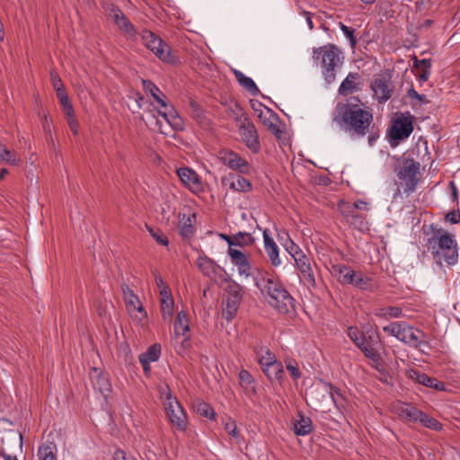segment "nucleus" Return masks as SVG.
Listing matches in <instances>:
<instances>
[{
	"instance_id": "nucleus-1",
	"label": "nucleus",
	"mask_w": 460,
	"mask_h": 460,
	"mask_svg": "<svg viewBox=\"0 0 460 460\" xmlns=\"http://www.w3.org/2000/svg\"><path fill=\"white\" fill-rule=\"evenodd\" d=\"M427 249L434 262L440 266H454L458 261V245L454 234L445 229L435 231L427 240Z\"/></svg>"
},
{
	"instance_id": "nucleus-2",
	"label": "nucleus",
	"mask_w": 460,
	"mask_h": 460,
	"mask_svg": "<svg viewBox=\"0 0 460 460\" xmlns=\"http://www.w3.org/2000/svg\"><path fill=\"white\" fill-rule=\"evenodd\" d=\"M255 286L266 296L268 303L280 313H288L294 307V299L277 276L264 273L254 278Z\"/></svg>"
},
{
	"instance_id": "nucleus-3",
	"label": "nucleus",
	"mask_w": 460,
	"mask_h": 460,
	"mask_svg": "<svg viewBox=\"0 0 460 460\" xmlns=\"http://www.w3.org/2000/svg\"><path fill=\"white\" fill-rule=\"evenodd\" d=\"M341 120L347 128L353 130L358 136L363 137L373 120L372 113L363 109L360 100L352 97L344 106Z\"/></svg>"
},
{
	"instance_id": "nucleus-4",
	"label": "nucleus",
	"mask_w": 460,
	"mask_h": 460,
	"mask_svg": "<svg viewBox=\"0 0 460 460\" xmlns=\"http://www.w3.org/2000/svg\"><path fill=\"white\" fill-rule=\"evenodd\" d=\"M313 59L320 61L322 74L325 82L330 84L336 79V72L342 66L343 56L341 49L334 44H326L313 49Z\"/></svg>"
},
{
	"instance_id": "nucleus-5",
	"label": "nucleus",
	"mask_w": 460,
	"mask_h": 460,
	"mask_svg": "<svg viewBox=\"0 0 460 460\" xmlns=\"http://www.w3.org/2000/svg\"><path fill=\"white\" fill-rule=\"evenodd\" d=\"M158 392L170 423L179 431H185L188 428V415L182 405L172 395L167 384L161 385Z\"/></svg>"
},
{
	"instance_id": "nucleus-6",
	"label": "nucleus",
	"mask_w": 460,
	"mask_h": 460,
	"mask_svg": "<svg viewBox=\"0 0 460 460\" xmlns=\"http://www.w3.org/2000/svg\"><path fill=\"white\" fill-rule=\"evenodd\" d=\"M307 395L313 406L323 411H327L323 407L325 401H331L339 411L341 408L340 399H342V395L339 389L330 383L321 382L320 385L311 387Z\"/></svg>"
},
{
	"instance_id": "nucleus-7",
	"label": "nucleus",
	"mask_w": 460,
	"mask_h": 460,
	"mask_svg": "<svg viewBox=\"0 0 460 460\" xmlns=\"http://www.w3.org/2000/svg\"><path fill=\"white\" fill-rule=\"evenodd\" d=\"M383 331L398 341L411 347L418 348L422 344L424 333L405 322H394L383 327Z\"/></svg>"
},
{
	"instance_id": "nucleus-8",
	"label": "nucleus",
	"mask_w": 460,
	"mask_h": 460,
	"mask_svg": "<svg viewBox=\"0 0 460 460\" xmlns=\"http://www.w3.org/2000/svg\"><path fill=\"white\" fill-rule=\"evenodd\" d=\"M420 163L413 160H406L399 166L397 177L404 192L415 191L420 181Z\"/></svg>"
},
{
	"instance_id": "nucleus-9",
	"label": "nucleus",
	"mask_w": 460,
	"mask_h": 460,
	"mask_svg": "<svg viewBox=\"0 0 460 460\" xmlns=\"http://www.w3.org/2000/svg\"><path fill=\"white\" fill-rule=\"evenodd\" d=\"M123 297L127 311L132 321L140 326H144L147 323V313L139 297L127 285L122 286Z\"/></svg>"
},
{
	"instance_id": "nucleus-10",
	"label": "nucleus",
	"mask_w": 460,
	"mask_h": 460,
	"mask_svg": "<svg viewBox=\"0 0 460 460\" xmlns=\"http://www.w3.org/2000/svg\"><path fill=\"white\" fill-rule=\"evenodd\" d=\"M155 280L159 292L160 311L164 321L172 322L174 314V300L172 290L162 276L155 275Z\"/></svg>"
},
{
	"instance_id": "nucleus-11",
	"label": "nucleus",
	"mask_w": 460,
	"mask_h": 460,
	"mask_svg": "<svg viewBox=\"0 0 460 460\" xmlns=\"http://www.w3.org/2000/svg\"><path fill=\"white\" fill-rule=\"evenodd\" d=\"M141 38L145 46L163 61L170 60V47L154 32L148 30L141 31Z\"/></svg>"
},
{
	"instance_id": "nucleus-12",
	"label": "nucleus",
	"mask_w": 460,
	"mask_h": 460,
	"mask_svg": "<svg viewBox=\"0 0 460 460\" xmlns=\"http://www.w3.org/2000/svg\"><path fill=\"white\" fill-rule=\"evenodd\" d=\"M176 174L181 184L191 193L199 195L205 190L201 177L192 168L184 166L176 170Z\"/></svg>"
},
{
	"instance_id": "nucleus-13",
	"label": "nucleus",
	"mask_w": 460,
	"mask_h": 460,
	"mask_svg": "<svg viewBox=\"0 0 460 460\" xmlns=\"http://www.w3.org/2000/svg\"><path fill=\"white\" fill-rule=\"evenodd\" d=\"M197 215L189 207L184 206L178 214V229L181 237L190 238L196 232Z\"/></svg>"
},
{
	"instance_id": "nucleus-14",
	"label": "nucleus",
	"mask_w": 460,
	"mask_h": 460,
	"mask_svg": "<svg viewBox=\"0 0 460 460\" xmlns=\"http://www.w3.org/2000/svg\"><path fill=\"white\" fill-rule=\"evenodd\" d=\"M380 344V339L376 332H372L365 336L356 346L364 353V355L376 364H379L381 355L377 349Z\"/></svg>"
},
{
	"instance_id": "nucleus-15",
	"label": "nucleus",
	"mask_w": 460,
	"mask_h": 460,
	"mask_svg": "<svg viewBox=\"0 0 460 460\" xmlns=\"http://www.w3.org/2000/svg\"><path fill=\"white\" fill-rule=\"evenodd\" d=\"M106 12L108 16L124 34L128 37L136 36L137 30L135 29V26L118 6L110 4L107 7Z\"/></svg>"
},
{
	"instance_id": "nucleus-16",
	"label": "nucleus",
	"mask_w": 460,
	"mask_h": 460,
	"mask_svg": "<svg viewBox=\"0 0 460 460\" xmlns=\"http://www.w3.org/2000/svg\"><path fill=\"white\" fill-rule=\"evenodd\" d=\"M220 159L226 166L233 171H236L242 174H248L251 172L249 163L239 154L232 150L223 151Z\"/></svg>"
},
{
	"instance_id": "nucleus-17",
	"label": "nucleus",
	"mask_w": 460,
	"mask_h": 460,
	"mask_svg": "<svg viewBox=\"0 0 460 460\" xmlns=\"http://www.w3.org/2000/svg\"><path fill=\"white\" fill-rule=\"evenodd\" d=\"M227 254L231 263L237 269L240 277L248 279L252 276V270L248 256L238 249H228Z\"/></svg>"
},
{
	"instance_id": "nucleus-18",
	"label": "nucleus",
	"mask_w": 460,
	"mask_h": 460,
	"mask_svg": "<svg viewBox=\"0 0 460 460\" xmlns=\"http://www.w3.org/2000/svg\"><path fill=\"white\" fill-rule=\"evenodd\" d=\"M196 265L202 274L210 279L217 280L223 278L224 269L205 254L198 257Z\"/></svg>"
},
{
	"instance_id": "nucleus-19",
	"label": "nucleus",
	"mask_w": 460,
	"mask_h": 460,
	"mask_svg": "<svg viewBox=\"0 0 460 460\" xmlns=\"http://www.w3.org/2000/svg\"><path fill=\"white\" fill-rule=\"evenodd\" d=\"M240 136L245 146L254 154L260 151L261 145L255 126L250 121H243L239 128Z\"/></svg>"
},
{
	"instance_id": "nucleus-20",
	"label": "nucleus",
	"mask_w": 460,
	"mask_h": 460,
	"mask_svg": "<svg viewBox=\"0 0 460 460\" xmlns=\"http://www.w3.org/2000/svg\"><path fill=\"white\" fill-rule=\"evenodd\" d=\"M259 107L260 109H255V111H259L258 116L261 119L263 125L267 127L274 136L280 137L283 131L280 129L279 119L276 114L261 103L259 104Z\"/></svg>"
},
{
	"instance_id": "nucleus-21",
	"label": "nucleus",
	"mask_w": 460,
	"mask_h": 460,
	"mask_svg": "<svg viewBox=\"0 0 460 460\" xmlns=\"http://www.w3.org/2000/svg\"><path fill=\"white\" fill-rule=\"evenodd\" d=\"M296 266L299 270L300 279L307 285L314 286L315 279L311 266L310 259L302 252L294 258Z\"/></svg>"
},
{
	"instance_id": "nucleus-22",
	"label": "nucleus",
	"mask_w": 460,
	"mask_h": 460,
	"mask_svg": "<svg viewBox=\"0 0 460 460\" xmlns=\"http://www.w3.org/2000/svg\"><path fill=\"white\" fill-rule=\"evenodd\" d=\"M189 332L190 326L187 314L184 311H180L177 314L174 323V334L182 337L181 347L183 349L190 346V335Z\"/></svg>"
},
{
	"instance_id": "nucleus-23",
	"label": "nucleus",
	"mask_w": 460,
	"mask_h": 460,
	"mask_svg": "<svg viewBox=\"0 0 460 460\" xmlns=\"http://www.w3.org/2000/svg\"><path fill=\"white\" fill-rule=\"evenodd\" d=\"M374 96L379 102H385L391 97L392 86L391 80L385 76H378L371 84Z\"/></svg>"
},
{
	"instance_id": "nucleus-24",
	"label": "nucleus",
	"mask_w": 460,
	"mask_h": 460,
	"mask_svg": "<svg viewBox=\"0 0 460 460\" xmlns=\"http://www.w3.org/2000/svg\"><path fill=\"white\" fill-rule=\"evenodd\" d=\"M339 210L341 213L350 220L351 224H354L357 220L360 219V217L356 213V209L358 210H368V204L363 200H357L353 205H349L345 201H340L338 204Z\"/></svg>"
},
{
	"instance_id": "nucleus-25",
	"label": "nucleus",
	"mask_w": 460,
	"mask_h": 460,
	"mask_svg": "<svg viewBox=\"0 0 460 460\" xmlns=\"http://www.w3.org/2000/svg\"><path fill=\"white\" fill-rule=\"evenodd\" d=\"M263 243H264V250L265 252L273 267H279L281 265L282 261L279 257V249L273 240V238L270 235L267 230L263 231L262 234Z\"/></svg>"
},
{
	"instance_id": "nucleus-26",
	"label": "nucleus",
	"mask_w": 460,
	"mask_h": 460,
	"mask_svg": "<svg viewBox=\"0 0 460 460\" xmlns=\"http://www.w3.org/2000/svg\"><path fill=\"white\" fill-rule=\"evenodd\" d=\"M412 121L407 117H400L395 119L392 128V137L402 140L407 138L412 132Z\"/></svg>"
},
{
	"instance_id": "nucleus-27",
	"label": "nucleus",
	"mask_w": 460,
	"mask_h": 460,
	"mask_svg": "<svg viewBox=\"0 0 460 460\" xmlns=\"http://www.w3.org/2000/svg\"><path fill=\"white\" fill-rule=\"evenodd\" d=\"M392 411L401 419L410 421H417L418 416H420V410L409 403L402 402H394L392 405Z\"/></svg>"
},
{
	"instance_id": "nucleus-28",
	"label": "nucleus",
	"mask_w": 460,
	"mask_h": 460,
	"mask_svg": "<svg viewBox=\"0 0 460 460\" xmlns=\"http://www.w3.org/2000/svg\"><path fill=\"white\" fill-rule=\"evenodd\" d=\"M164 111H159V114L166 120L171 128L175 131H181L184 129V122L181 117L178 114L172 106L164 108Z\"/></svg>"
},
{
	"instance_id": "nucleus-29",
	"label": "nucleus",
	"mask_w": 460,
	"mask_h": 460,
	"mask_svg": "<svg viewBox=\"0 0 460 460\" xmlns=\"http://www.w3.org/2000/svg\"><path fill=\"white\" fill-rule=\"evenodd\" d=\"M258 363L261 366V370L268 367L270 364L277 359L276 356L270 350L267 346L260 345L255 346L253 349Z\"/></svg>"
},
{
	"instance_id": "nucleus-30",
	"label": "nucleus",
	"mask_w": 460,
	"mask_h": 460,
	"mask_svg": "<svg viewBox=\"0 0 460 460\" xmlns=\"http://www.w3.org/2000/svg\"><path fill=\"white\" fill-rule=\"evenodd\" d=\"M143 87L145 92L149 93L158 105L162 108H167L166 96L153 82L143 80Z\"/></svg>"
},
{
	"instance_id": "nucleus-31",
	"label": "nucleus",
	"mask_w": 460,
	"mask_h": 460,
	"mask_svg": "<svg viewBox=\"0 0 460 460\" xmlns=\"http://www.w3.org/2000/svg\"><path fill=\"white\" fill-rule=\"evenodd\" d=\"M38 460H58V447L54 442L42 443L37 451Z\"/></svg>"
},
{
	"instance_id": "nucleus-32",
	"label": "nucleus",
	"mask_w": 460,
	"mask_h": 460,
	"mask_svg": "<svg viewBox=\"0 0 460 460\" xmlns=\"http://www.w3.org/2000/svg\"><path fill=\"white\" fill-rule=\"evenodd\" d=\"M262 371L270 381H277L280 383L283 380L284 367L282 363L277 359Z\"/></svg>"
},
{
	"instance_id": "nucleus-33",
	"label": "nucleus",
	"mask_w": 460,
	"mask_h": 460,
	"mask_svg": "<svg viewBox=\"0 0 460 460\" xmlns=\"http://www.w3.org/2000/svg\"><path fill=\"white\" fill-rule=\"evenodd\" d=\"M234 76L237 82L242 85L246 91H248L252 95H258L260 93L259 88L257 87L254 81L245 75L243 72L239 70H234Z\"/></svg>"
},
{
	"instance_id": "nucleus-34",
	"label": "nucleus",
	"mask_w": 460,
	"mask_h": 460,
	"mask_svg": "<svg viewBox=\"0 0 460 460\" xmlns=\"http://www.w3.org/2000/svg\"><path fill=\"white\" fill-rule=\"evenodd\" d=\"M313 422L309 417L299 414V417L294 422V431L297 436H305L311 432Z\"/></svg>"
},
{
	"instance_id": "nucleus-35",
	"label": "nucleus",
	"mask_w": 460,
	"mask_h": 460,
	"mask_svg": "<svg viewBox=\"0 0 460 460\" xmlns=\"http://www.w3.org/2000/svg\"><path fill=\"white\" fill-rule=\"evenodd\" d=\"M333 270L338 274L339 281L343 285H351L354 281L356 272L349 267L341 264L333 266Z\"/></svg>"
},
{
	"instance_id": "nucleus-36",
	"label": "nucleus",
	"mask_w": 460,
	"mask_h": 460,
	"mask_svg": "<svg viewBox=\"0 0 460 460\" xmlns=\"http://www.w3.org/2000/svg\"><path fill=\"white\" fill-rule=\"evenodd\" d=\"M161 355V346L154 344L150 346L144 353L139 356L141 364L150 365L159 359Z\"/></svg>"
},
{
	"instance_id": "nucleus-37",
	"label": "nucleus",
	"mask_w": 460,
	"mask_h": 460,
	"mask_svg": "<svg viewBox=\"0 0 460 460\" xmlns=\"http://www.w3.org/2000/svg\"><path fill=\"white\" fill-rule=\"evenodd\" d=\"M227 181H231L229 183V188L233 190L247 192L252 190L251 182L243 176H229Z\"/></svg>"
},
{
	"instance_id": "nucleus-38",
	"label": "nucleus",
	"mask_w": 460,
	"mask_h": 460,
	"mask_svg": "<svg viewBox=\"0 0 460 460\" xmlns=\"http://www.w3.org/2000/svg\"><path fill=\"white\" fill-rule=\"evenodd\" d=\"M241 301L226 297L223 304L222 314L226 321H231L237 314Z\"/></svg>"
},
{
	"instance_id": "nucleus-39",
	"label": "nucleus",
	"mask_w": 460,
	"mask_h": 460,
	"mask_svg": "<svg viewBox=\"0 0 460 460\" xmlns=\"http://www.w3.org/2000/svg\"><path fill=\"white\" fill-rule=\"evenodd\" d=\"M358 78V75L356 73H349L346 78L341 82L339 87V93L341 95H347L348 93L357 91L356 80Z\"/></svg>"
},
{
	"instance_id": "nucleus-40",
	"label": "nucleus",
	"mask_w": 460,
	"mask_h": 460,
	"mask_svg": "<svg viewBox=\"0 0 460 460\" xmlns=\"http://www.w3.org/2000/svg\"><path fill=\"white\" fill-rule=\"evenodd\" d=\"M97 376L95 377H92L93 384L95 389L99 390L101 394H105L106 393H110L111 390V385L105 376L102 373H99L97 369H94Z\"/></svg>"
},
{
	"instance_id": "nucleus-41",
	"label": "nucleus",
	"mask_w": 460,
	"mask_h": 460,
	"mask_svg": "<svg viewBox=\"0 0 460 460\" xmlns=\"http://www.w3.org/2000/svg\"><path fill=\"white\" fill-rule=\"evenodd\" d=\"M417 381L420 385L434 388L438 391H444L446 389L444 383L439 382L436 378L430 377L426 374H419L417 376Z\"/></svg>"
},
{
	"instance_id": "nucleus-42",
	"label": "nucleus",
	"mask_w": 460,
	"mask_h": 460,
	"mask_svg": "<svg viewBox=\"0 0 460 460\" xmlns=\"http://www.w3.org/2000/svg\"><path fill=\"white\" fill-rule=\"evenodd\" d=\"M351 285L361 290H372L374 288V283L372 279L361 273H356L354 281Z\"/></svg>"
},
{
	"instance_id": "nucleus-43",
	"label": "nucleus",
	"mask_w": 460,
	"mask_h": 460,
	"mask_svg": "<svg viewBox=\"0 0 460 460\" xmlns=\"http://www.w3.org/2000/svg\"><path fill=\"white\" fill-rule=\"evenodd\" d=\"M283 234L287 237L286 242L282 243V246L285 248V250L291 255L293 259L296 258L298 254H301L303 252L302 250L296 243H294V241L289 237L288 234L285 231H283Z\"/></svg>"
},
{
	"instance_id": "nucleus-44",
	"label": "nucleus",
	"mask_w": 460,
	"mask_h": 460,
	"mask_svg": "<svg viewBox=\"0 0 460 460\" xmlns=\"http://www.w3.org/2000/svg\"><path fill=\"white\" fill-rule=\"evenodd\" d=\"M243 288L235 283H231L226 289V297L230 299H234L235 301H241L243 300Z\"/></svg>"
},
{
	"instance_id": "nucleus-45",
	"label": "nucleus",
	"mask_w": 460,
	"mask_h": 460,
	"mask_svg": "<svg viewBox=\"0 0 460 460\" xmlns=\"http://www.w3.org/2000/svg\"><path fill=\"white\" fill-rule=\"evenodd\" d=\"M416 67L422 66L419 78L420 81H427L431 74V63L429 59L416 60Z\"/></svg>"
},
{
	"instance_id": "nucleus-46",
	"label": "nucleus",
	"mask_w": 460,
	"mask_h": 460,
	"mask_svg": "<svg viewBox=\"0 0 460 460\" xmlns=\"http://www.w3.org/2000/svg\"><path fill=\"white\" fill-rule=\"evenodd\" d=\"M417 421L420 422L425 427H428V428L435 429V430H438L441 429V424L437 420H435L432 417H429V415L425 414L421 411H420V416H418Z\"/></svg>"
},
{
	"instance_id": "nucleus-47",
	"label": "nucleus",
	"mask_w": 460,
	"mask_h": 460,
	"mask_svg": "<svg viewBox=\"0 0 460 460\" xmlns=\"http://www.w3.org/2000/svg\"><path fill=\"white\" fill-rule=\"evenodd\" d=\"M376 314L385 318H399L402 315V310L396 306H389L380 309Z\"/></svg>"
},
{
	"instance_id": "nucleus-48",
	"label": "nucleus",
	"mask_w": 460,
	"mask_h": 460,
	"mask_svg": "<svg viewBox=\"0 0 460 460\" xmlns=\"http://www.w3.org/2000/svg\"><path fill=\"white\" fill-rule=\"evenodd\" d=\"M196 411L200 416L206 417L208 419L212 420L215 417L214 410L208 403L205 402H199L196 405Z\"/></svg>"
},
{
	"instance_id": "nucleus-49",
	"label": "nucleus",
	"mask_w": 460,
	"mask_h": 460,
	"mask_svg": "<svg viewBox=\"0 0 460 460\" xmlns=\"http://www.w3.org/2000/svg\"><path fill=\"white\" fill-rule=\"evenodd\" d=\"M150 235L161 245L168 246L169 240L167 236L160 230L147 227Z\"/></svg>"
},
{
	"instance_id": "nucleus-50",
	"label": "nucleus",
	"mask_w": 460,
	"mask_h": 460,
	"mask_svg": "<svg viewBox=\"0 0 460 460\" xmlns=\"http://www.w3.org/2000/svg\"><path fill=\"white\" fill-rule=\"evenodd\" d=\"M244 235H246L245 233L239 232L237 234H235L234 237H231L226 234H220L219 236L221 239L226 241L228 244V249H234V245H238L240 239L243 238Z\"/></svg>"
},
{
	"instance_id": "nucleus-51",
	"label": "nucleus",
	"mask_w": 460,
	"mask_h": 460,
	"mask_svg": "<svg viewBox=\"0 0 460 460\" xmlns=\"http://www.w3.org/2000/svg\"><path fill=\"white\" fill-rule=\"evenodd\" d=\"M239 379L241 385L246 389H248L254 383V378L252 377V374L246 369H242L240 371Z\"/></svg>"
},
{
	"instance_id": "nucleus-52",
	"label": "nucleus",
	"mask_w": 460,
	"mask_h": 460,
	"mask_svg": "<svg viewBox=\"0 0 460 460\" xmlns=\"http://www.w3.org/2000/svg\"><path fill=\"white\" fill-rule=\"evenodd\" d=\"M339 27L345 35V37L349 40L350 46L353 48L357 43V40L354 37L355 30L348 27L342 22H339Z\"/></svg>"
},
{
	"instance_id": "nucleus-53",
	"label": "nucleus",
	"mask_w": 460,
	"mask_h": 460,
	"mask_svg": "<svg viewBox=\"0 0 460 460\" xmlns=\"http://www.w3.org/2000/svg\"><path fill=\"white\" fill-rule=\"evenodd\" d=\"M347 334L349 338L357 345L364 337V333L357 327L350 326L348 328Z\"/></svg>"
},
{
	"instance_id": "nucleus-54",
	"label": "nucleus",
	"mask_w": 460,
	"mask_h": 460,
	"mask_svg": "<svg viewBox=\"0 0 460 460\" xmlns=\"http://www.w3.org/2000/svg\"><path fill=\"white\" fill-rule=\"evenodd\" d=\"M4 163L10 164L12 165H18L21 164L22 159L20 155L13 150H8L6 156H4V159H3Z\"/></svg>"
},
{
	"instance_id": "nucleus-55",
	"label": "nucleus",
	"mask_w": 460,
	"mask_h": 460,
	"mask_svg": "<svg viewBox=\"0 0 460 460\" xmlns=\"http://www.w3.org/2000/svg\"><path fill=\"white\" fill-rule=\"evenodd\" d=\"M225 429L227 431V433L231 437L237 438V439L239 438V432L237 430V426H236V423L234 420L228 419L225 422Z\"/></svg>"
},
{
	"instance_id": "nucleus-56",
	"label": "nucleus",
	"mask_w": 460,
	"mask_h": 460,
	"mask_svg": "<svg viewBox=\"0 0 460 460\" xmlns=\"http://www.w3.org/2000/svg\"><path fill=\"white\" fill-rule=\"evenodd\" d=\"M286 367H287L288 371L289 372L290 376L295 380L300 378L301 373H300L297 364H293L291 361H289L287 363Z\"/></svg>"
},
{
	"instance_id": "nucleus-57",
	"label": "nucleus",
	"mask_w": 460,
	"mask_h": 460,
	"mask_svg": "<svg viewBox=\"0 0 460 460\" xmlns=\"http://www.w3.org/2000/svg\"><path fill=\"white\" fill-rule=\"evenodd\" d=\"M446 220L452 224L459 223L460 222V211L459 210L449 211L446 215Z\"/></svg>"
},
{
	"instance_id": "nucleus-58",
	"label": "nucleus",
	"mask_w": 460,
	"mask_h": 460,
	"mask_svg": "<svg viewBox=\"0 0 460 460\" xmlns=\"http://www.w3.org/2000/svg\"><path fill=\"white\" fill-rule=\"evenodd\" d=\"M51 82L55 90L64 87L61 78L56 73H51Z\"/></svg>"
},
{
	"instance_id": "nucleus-59",
	"label": "nucleus",
	"mask_w": 460,
	"mask_h": 460,
	"mask_svg": "<svg viewBox=\"0 0 460 460\" xmlns=\"http://www.w3.org/2000/svg\"><path fill=\"white\" fill-rule=\"evenodd\" d=\"M114 460H135L133 457L127 456L122 450H117L114 453Z\"/></svg>"
},
{
	"instance_id": "nucleus-60",
	"label": "nucleus",
	"mask_w": 460,
	"mask_h": 460,
	"mask_svg": "<svg viewBox=\"0 0 460 460\" xmlns=\"http://www.w3.org/2000/svg\"><path fill=\"white\" fill-rule=\"evenodd\" d=\"M300 13L305 18L307 26H308L309 30L312 31L314 26V22L312 21V14H311V13L304 10Z\"/></svg>"
},
{
	"instance_id": "nucleus-61",
	"label": "nucleus",
	"mask_w": 460,
	"mask_h": 460,
	"mask_svg": "<svg viewBox=\"0 0 460 460\" xmlns=\"http://www.w3.org/2000/svg\"><path fill=\"white\" fill-rule=\"evenodd\" d=\"M68 124L71 128V130L74 132V134L78 133V123L75 121L74 118L68 119Z\"/></svg>"
},
{
	"instance_id": "nucleus-62",
	"label": "nucleus",
	"mask_w": 460,
	"mask_h": 460,
	"mask_svg": "<svg viewBox=\"0 0 460 460\" xmlns=\"http://www.w3.org/2000/svg\"><path fill=\"white\" fill-rule=\"evenodd\" d=\"M63 111L64 112L66 113V115L70 119V118H74V109H73V106L72 104H68L67 106H63Z\"/></svg>"
},
{
	"instance_id": "nucleus-63",
	"label": "nucleus",
	"mask_w": 460,
	"mask_h": 460,
	"mask_svg": "<svg viewBox=\"0 0 460 460\" xmlns=\"http://www.w3.org/2000/svg\"><path fill=\"white\" fill-rule=\"evenodd\" d=\"M0 456H2L4 460H18L16 456L9 455L4 450H0Z\"/></svg>"
},
{
	"instance_id": "nucleus-64",
	"label": "nucleus",
	"mask_w": 460,
	"mask_h": 460,
	"mask_svg": "<svg viewBox=\"0 0 460 460\" xmlns=\"http://www.w3.org/2000/svg\"><path fill=\"white\" fill-rule=\"evenodd\" d=\"M56 93H57V96L58 98V100L60 99H65L66 97H67V93H66V91L65 89V87H62V88H59V89H57L56 90Z\"/></svg>"
}]
</instances>
